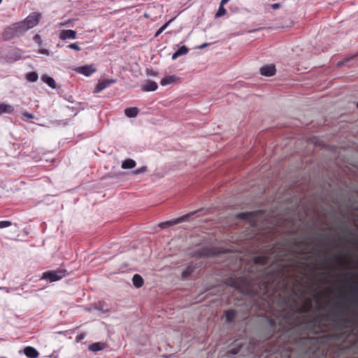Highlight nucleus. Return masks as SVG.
<instances>
[{
	"mask_svg": "<svg viewBox=\"0 0 358 358\" xmlns=\"http://www.w3.org/2000/svg\"><path fill=\"white\" fill-rule=\"evenodd\" d=\"M99 310H102V312H104V310L103 308H99Z\"/></svg>",
	"mask_w": 358,
	"mask_h": 358,
	"instance_id": "nucleus-44",
	"label": "nucleus"
},
{
	"mask_svg": "<svg viewBox=\"0 0 358 358\" xmlns=\"http://www.w3.org/2000/svg\"><path fill=\"white\" fill-rule=\"evenodd\" d=\"M136 162L131 159H127L122 162L121 167L123 169H131L136 166Z\"/></svg>",
	"mask_w": 358,
	"mask_h": 358,
	"instance_id": "nucleus-17",
	"label": "nucleus"
},
{
	"mask_svg": "<svg viewBox=\"0 0 358 358\" xmlns=\"http://www.w3.org/2000/svg\"><path fill=\"white\" fill-rule=\"evenodd\" d=\"M271 6L273 10H276L280 8V4L279 3H276L271 5Z\"/></svg>",
	"mask_w": 358,
	"mask_h": 358,
	"instance_id": "nucleus-32",
	"label": "nucleus"
},
{
	"mask_svg": "<svg viewBox=\"0 0 358 358\" xmlns=\"http://www.w3.org/2000/svg\"><path fill=\"white\" fill-rule=\"evenodd\" d=\"M239 352V348H233L229 351V354L237 355Z\"/></svg>",
	"mask_w": 358,
	"mask_h": 358,
	"instance_id": "nucleus-31",
	"label": "nucleus"
},
{
	"mask_svg": "<svg viewBox=\"0 0 358 358\" xmlns=\"http://www.w3.org/2000/svg\"><path fill=\"white\" fill-rule=\"evenodd\" d=\"M340 259H341V257H340V256H338V257H336V261L340 260Z\"/></svg>",
	"mask_w": 358,
	"mask_h": 358,
	"instance_id": "nucleus-41",
	"label": "nucleus"
},
{
	"mask_svg": "<svg viewBox=\"0 0 358 358\" xmlns=\"http://www.w3.org/2000/svg\"><path fill=\"white\" fill-rule=\"evenodd\" d=\"M172 21V20H169L166 23H165L162 27H161L155 33V37H158L168 27L169 23Z\"/></svg>",
	"mask_w": 358,
	"mask_h": 358,
	"instance_id": "nucleus-24",
	"label": "nucleus"
},
{
	"mask_svg": "<svg viewBox=\"0 0 358 358\" xmlns=\"http://www.w3.org/2000/svg\"><path fill=\"white\" fill-rule=\"evenodd\" d=\"M12 224L10 221H0V229L10 227Z\"/></svg>",
	"mask_w": 358,
	"mask_h": 358,
	"instance_id": "nucleus-29",
	"label": "nucleus"
},
{
	"mask_svg": "<svg viewBox=\"0 0 358 358\" xmlns=\"http://www.w3.org/2000/svg\"><path fill=\"white\" fill-rule=\"evenodd\" d=\"M322 309H324V308L322 306H320V305L318 306V308H317L318 310H322Z\"/></svg>",
	"mask_w": 358,
	"mask_h": 358,
	"instance_id": "nucleus-39",
	"label": "nucleus"
},
{
	"mask_svg": "<svg viewBox=\"0 0 358 358\" xmlns=\"http://www.w3.org/2000/svg\"><path fill=\"white\" fill-rule=\"evenodd\" d=\"M25 117L29 119H33L34 117V115L31 113L24 111L22 113V119L23 120H25Z\"/></svg>",
	"mask_w": 358,
	"mask_h": 358,
	"instance_id": "nucleus-28",
	"label": "nucleus"
},
{
	"mask_svg": "<svg viewBox=\"0 0 358 358\" xmlns=\"http://www.w3.org/2000/svg\"><path fill=\"white\" fill-rule=\"evenodd\" d=\"M68 48L76 51H80L81 50V48L76 43H71L68 45Z\"/></svg>",
	"mask_w": 358,
	"mask_h": 358,
	"instance_id": "nucleus-30",
	"label": "nucleus"
},
{
	"mask_svg": "<svg viewBox=\"0 0 358 358\" xmlns=\"http://www.w3.org/2000/svg\"><path fill=\"white\" fill-rule=\"evenodd\" d=\"M229 0H222L220 2V5L224 6L225 3H227Z\"/></svg>",
	"mask_w": 358,
	"mask_h": 358,
	"instance_id": "nucleus-36",
	"label": "nucleus"
},
{
	"mask_svg": "<svg viewBox=\"0 0 358 358\" xmlns=\"http://www.w3.org/2000/svg\"><path fill=\"white\" fill-rule=\"evenodd\" d=\"M210 45V43H203L202 45H201L200 46L198 47L199 49H203L204 48Z\"/></svg>",
	"mask_w": 358,
	"mask_h": 358,
	"instance_id": "nucleus-33",
	"label": "nucleus"
},
{
	"mask_svg": "<svg viewBox=\"0 0 358 358\" xmlns=\"http://www.w3.org/2000/svg\"><path fill=\"white\" fill-rule=\"evenodd\" d=\"M68 274L66 269H58L56 271H49L44 272L41 279L48 280L50 282H55L61 280Z\"/></svg>",
	"mask_w": 358,
	"mask_h": 358,
	"instance_id": "nucleus-2",
	"label": "nucleus"
},
{
	"mask_svg": "<svg viewBox=\"0 0 358 358\" xmlns=\"http://www.w3.org/2000/svg\"><path fill=\"white\" fill-rule=\"evenodd\" d=\"M38 74L36 72H30L27 75V79L30 82H35L38 80Z\"/></svg>",
	"mask_w": 358,
	"mask_h": 358,
	"instance_id": "nucleus-23",
	"label": "nucleus"
},
{
	"mask_svg": "<svg viewBox=\"0 0 358 358\" xmlns=\"http://www.w3.org/2000/svg\"><path fill=\"white\" fill-rule=\"evenodd\" d=\"M348 60H349V59H345V60H343V61L339 62L337 64V66H340L344 65L345 64H346V63L348 62Z\"/></svg>",
	"mask_w": 358,
	"mask_h": 358,
	"instance_id": "nucleus-34",
	"label": "nucleus"
},
{
	"mask_svg": "<svg viewBox=\"0 0 358 358\" xmlns=\"http://www.w3.org/2000/svg\"><path fill=\"white\" fill-rule=\"evenodd\" d=\"M1 358H6V357H1Z\"/></svg>",
	"mask_w": 358,
	"mask_h": 358,
	"instance_id": "nucleus-47",
	"label": "nucleus"
},
{
	"mask_svg": "<svg viewBox=\"0 0 358 358\" xmlns=\"http://www.w3.org/2000/svg\"><path fill=\"white\" fill-rule=\"evenodd\" d=\"M107 347V344L103 342L94 343L89 345L88 349L92 352H99Z\"/></svg>",
	"mask_w": 358,
	"mask_h": 358,
	"instance_id": "nucleus-10",
	"label": "nucleus"
},
{
	"mask_svg": "<svg viewBox=\"0 0 358 358\" xmlns=\"http://www.w3.org/2000/svg\"><path fill=\"white\" fill-rule=\"evenodd\" d=\"M194 268L195 267L192 264H188L187 266L185 268V270H183L182 273V278H187V277H189L194 271Z\"/></svg>",
	"mask_w": 358,
	"mask_h": 358,
	"instance_id": "nucleus-21",
	"label": "nucleus"
},
{
	"mask_svg": "<svg viewBox=\"0 0 358 358\" xmlns=\"http://www.w3.org/2000/svg\"><path fill=\"white\" fill-rule=\"evenodd\" d=\"M227 13L226 9L223 7V6L220 5L219 9L215 14V17H220L224 15Z\"/></svg>",
	"mask_w": 358,
	"mask_h": 358,
	"instance_id": "nucleus-26",
	"label": "nucleus"
},
{
	"mask_svg": "<svg viewBox=\"0 0 358 358\" xmlns=\"http://www.w3.org/2000/svg\"><path fill=\"white\" fill-rule=\"evenodd\" d=\"M77 32L74 30L67 29L62 30L60 32L59 38L61 40L65 41L67 39H75L76 38Z\"/></svg>",
	"mask_w": 358,
	"mask_h": 358,
	"instance_id": "nucleus-7",
	"label": "nucleus"
},
{
	"mask_svg": "<svg viewBox=\"0 0 358 358\" xmlns=\"http://www.w3.org/2000/svg\"><path fill=\"white\" fill-rule=\"evenodd\" d=\"M270 324L272 327H273L275 325V322L273 320H270Z\"/></svg>",
	"mask_w": 358,
	"mask_h": 358,
	"instance_id": "nucleus-37",
	"label": "nucleus"
},
{
	"mask_svg": "<svg viewBox=\"0 0 358 358\" xmlns=\"http://www.w3.org/2000/svg\"><path fill=\"white\" fill-rule=\"evenodd\" d=\"M255 262L257 264H266L268 262V257L266 256H257L255 257Z\"/></svg>",
	"mask_w": 358,
	"mask_h": 358,
	"instance_id": "nucleus-22",
	"label": "nucleus"
},
{
	"mask_svg": "<svg viewBox=\"0 0 358 358\" xmlns=\"http://www.w3.org/2000/svg\"><path fill=\"white\" fill-rule=\"evenodd\" d=\"M14 111V108L9 104L1 103L0 104V115L3 113H12Z\"/></svg>",
	"mask_w": 358,
	"mask_h": 358,
	"instance_id": "nucleus-16",
	"label": "nucleus"
},
{
	"mask_svg": "<svg viewBox=\"0 0 358 358\" xmlns=\"http://www.w3.org/2000/svg\"><path fill=\"white\" fill-rule=\"evenodd\" d=\"M25 355L29 358H36L38 356V351L33 347H27L24 350Z\"/></svg>",
	"mask_w": 358,
	"mask_h": 358,
	"instance_id": "nucleus-14",
	"label": "nucleus"
},
{
	"mask_svg": "<svg viewBox=\"0 0 358 358\" xmlns=\"http://www.w3.org/2000/svg\"><path fill=\"white\" fill-rule=\"evenodd\" d=\"M194 214V213H189V214H187V215H182L178 218H176V219H174V220H169V221H166V222H161L158 224L159 227L161 228V229H165V228H167L169 227H171L172 225H174V224H179L182 222H185V221H187V219Z\"/></svg>",
	"mask_w": 358,
	"mask_h": 358,
	"instance_id": "nucleus-5",
	"label": "nucleus"
},
{
	"mask_svg": "<svg viewBox=\"0 0 358 358\" xmlns=\"http://www.w3.org/2000/svg\"><path fill=\"white\" fill-rule=\"evenodd\" d=\"M232 286H233V287H237V285H236V283H235V282H234V283L232 284Z\"/></svg>",
	"mask_w": 358,
	"mask_h": 358,
	"instance_id": "nucleus-42",
	"label": "nucleus"
},
{
	"mask_svg": "<svg viewBox=\"0 0 358 358\" xmlns=\"http://www.w3.org/2000/svg\"><path fill=\"white\" fill-rule=\"evenodd\" d=\"M99 310H102V312H104V310L103 308H99Z\"/></svg>",
	"mask_w": 358,
	"mask_h": 358,
	"instance_id": "nucleus-45",
	"label": "nucleus"
},
{
	"mask_svg": "<svg viewBox=\"0 0 358 358\" xmlns=\"http://www.w3.org/2000/svg\"><path fill=\"white\" fill-rule=\"evenodd\" d=\"M22 34L20 28L17 27V23H15L4 30L3 36L5 40H10L13 37L19 36Z\"/></svg>",
	"mask_w": 358,
	"mask_h": 358,
	"instance_id": "nucleus-4",
	"label": "nucleus"
},
{
	"mask_svg": "<svg viewBox=\"0 0 358 358\" xmlns=\"http://www.w3.org/2000/svg\"><path fill=\"white\" fill-rule=\"evenodd\" d=\"M41 17V13H32L24 20L17 22V27H19L21 32L24 34L27 30L34 27L36 24H38Z\"/></svg>",
	"mask_w": 358,
	"mask_h": 358,
	"instance_id": "nucleus-1",
	"label": "nucleus"
},
{
	"mask_svg": "<svg viewBox=\"0 0 358 358\" xmlns=\"http://www.w3.org/2000/svg\"><path fill=\"white\" fill-rule=\"evenodd\" d=\"M221 252L216 248L211 247H203L198 248L194 252L193 256L196 257H208L215 256Z\"/></svg>",
	"mask_w": 358,
	"mask_h": 358,
	"instance_id": "nucleus-3",
	"label": "nucleus"
},
{
	"mask_svg": "<svg viewBox=\"0 0 358 358\" xmlns=\"http://www.w3.org/2000/svg\"><path fill=\"white\" fill-rule=\"evenodd\" d=\"M124 113L128 117H135L138 113V109L136 107L127 108L124 110Z\"/></svg>",
	"mask_w": 358,
	"mask_h": 358,
	"instance_id": "nucleus-18",
	"label": "nucleus"
},
{
	"mask_svg": "<svg viewBox=\"0 0 358 358\" xmlns=\"http://www.w3.org/2000/svg\"><path fill=\"white\" fill-rule=\"evenodd\" d=\"M39 52L41 54H48V51L46 49H41Z\"/></svg>",
	"mask_w": 358,
	"mask_h": 358,
	"instance_id": "nucleus-35",
	"label": "nucleus"
},
{
	"mask_svg": "<svg viewBox=\"0 0 358 358\" xmlns=\"http://www.w3.org/2000/svg\"><path fill=\"white\" fill-rule=\"evenodd\" d=\"M236 316V312L234 309H229L225 311L226 320L228 322H231Z\"/></svg>",
	"mask_w": 358,
	"mask_h": 358,
	"instance_id": "nucleus-20",
	"label": "nucleus"
},
{
	"mask_svg": "<svg viewBox=\"0 0 358 358\" xmlns=\"http://www.w3.org/2000/svg\"><path fill=\"white\" fill-rule=\"evenodd\" d=\"M132 282H133V284L134 285L137 287V288H140L143 286V278L138 275V274H135L134 276H133V278H132Z\"/></svg>",
	"mask_w": 358,
	"mask_h": 358,
	"instance_id": "nucleus-19",
	"label": "nucleus"
},
{
	"mask_svg": "<svg viewBox=\"0 0 358 358\" xmlns=\"http://www.w3.org/2000/svg\"><path fill=\"white\" fill-rule=\"evenodd\" d=\"M188 48L186 47L185 45H182L180 48H179V49L175 53L173 54L172 59L175 60L180 56L185 55L188 53Z\"/></svg>",
	"mask_w": 358,
	"mask_h": 358,
	"instance_id": "nucleus-13",
	"label": "nucleus"
},
{
	"mask_svg": "<svg viewBox=\"0 0 358 358\" xmlns=\"http://www.w3.org/2000/svg\"><path fill=\"white\" fill-rule=\"evenodd\" d=\"M115 83V80H113V79L103 80L99 81L96 85L94 92L99 93V92H101L103 90H104L105 88L110 86L111 84H113Z\"/></svg>",
	"mask_w": 358,
	"mask_h": 358,
	"instance_id": "nucleus-9",
	"label": "nucleus"
},
{
	"mask_svg": "<svg viewBox=\"0 0 358 358\" xmlns=\"http://www.w3.org/2000/svg\"><path fill=\"white\" fill-rule=\"evenodd\" d=\"M41 80L52 89L56 88V83L52 78L48 76L47 75H43L41 76Z\"/></svg>",
	"mask_w": 358,
	"mask_h": 358,
	"instance_id": "nucleus-15",
	"label": "nucleus"
},
{
	"mask_svg": "<svg viewBox=\"0 0 358 358\" xmlns=\"http://www.w3.org/2000/svg\"><path fill=\"white\" fill-rule=\"evenodd\" d=\"M150 75L152 76H156V73L153 72V71H151V73H150Z\"/></svg>",
	"mask_w": 358,
	"mask_h": 358,
	"instance_id": "nucleus-40",
	"label": "nucleus"
},
{
	"mask_svg": "<svg viewBox=\"0 0 358 358\" xmlns=\"http://www.w3.org/2000/svg\"><path fill=\"white\" fill-rule=\"evenodd\" d=\"M99 310H102V312H104V310L103 308H99Z\"/></svg>",
	"mask_w": 358,
	"mask_h": 358,
	"instance_id": "nucleus-43",
	"label": "nucleus"
},
{
	"mask_svg": "<svg viewBox=\"0 0 358 358\" xmlns=\"http://www.w3.org/2000/svg\"><path fill=\"white\" fill-rule=\"evenodd\" d=\"M178 78L176 77V76H166V77H164V78H162L160 82V84L162 86H166V85L173 84V83H176L178 81Z\"/></svg>",
	"mask_w": 358,
	"mask_h": 358,
	"instance_id": "nucleus-12",
	"label": "nucleus"
},
{
	"mask_svg": "<svg viewBox=\"0 0 358 358\" xmlns=\"http://www.w3.org/2000/svg\"><path fill=\"white\" fill-rule=\"evenodd\" d=\"M147 171V166H143L139 169H137L133 171V173L135 175L145 173Z\"/></svg>",
	"mask_w": 358,
	"mask_h": 358,
	"instance_id": "nucleus-27",
	"label": "nucleus"
},
{
	"mask_svg": "<svg viewBox=\"0 0 358 358\" xmlns=\"http://www.w3.org/2000/svg\"><path fill=\"white\" fill-rule=\"evenodd\" d=\"M76 71L86 76H90L96 71V69L93 66V65H87L78 67L76 69Z\"/></svg>",
	"mask_w": 358,
	"mask_h": 358,
	"instance_id": "nucleus-6",
	"label": "nucleus"
},
{
	"mask_svg": "<svg viewBox=\"0 0 358 358\" xmlns=\"http://www.w3.org/2000/svg\"><path fill=\"white\" fill-rule=\"evenodd\" d=\"M34 40H35V41H38V40H40V36H39V35L36 34V35L34 36Z\"/></svg>",
	"mask_w": 358,
	"mask_h": 358,
	"instance_id": "nucleus-38",
	"label": "nucleus"
},
{
	"mask_svg": "<svg viewBox=\"0 0 358 358\" xmlns=\"http://www.w3.org/2000/svg\"><path fill=\"white\" fill-rule=\"evenodd\" d=\"M2 2V0H0V3Z\"/></svg>",
	"mask_w": 358,
	"mask_h": 358,
	"instance_id": "nucleus-46",
	"label": "nucleus"
},
{
	"mask_svg": "<svg viewBox=\"0 0 358 358\" xmlns=\"http://www.w3.org/2000/svg\"><path fill=\"white\" fill-rule=\"evenodd\" d=\"M275 67L273 64L265 65L260 69V73L264 76H272L275 73Z\"/></svg>",
	"mask_w": 358,
	"mask_h": 358,
	"instance_id": "nucleus-8",
	"label": "nucleus"
},
{
	"mask_svg": "<svg viewBox=\"0 0 358 358\" xmlns=\"http://www.w3.org/2000/svg\"><path fill=\"white\" fill-rule=\"evenodd\" d=\"M158 85L156 82L153 80H146L143 86V90L146 92L155 91L157 89Z\"/></svg>",
	"mask_w": 358,
	"mask_h": 358,
	"instance_id": "nucleus-11",
	"label": "nucleus"
},
{
	"mask_svg": "<svg viewBox=\"0 0 358 358\" xmlns=\"http://www.w3.org/2000/svg\"><path fill=\"white\" fill-rule=\"evenodd\" d=\"M252 216V213H241L237 215V217L243 220H250Z\"/></svg>",
	"mask_w": 358,
	"mask_h": 358,
	"instance_id": "nucleus-25",
	"label": "nucleus"
}]
</instances>
